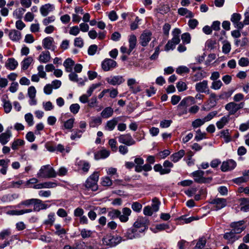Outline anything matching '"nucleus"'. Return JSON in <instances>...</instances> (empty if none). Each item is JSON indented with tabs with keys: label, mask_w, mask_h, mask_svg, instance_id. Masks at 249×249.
Wrapping results in <instances>:
<instances>
[{
	"label": "nucleus",
	"mask_w": 249,
	"mask_h": 249,
	"mask_svg": "<svg viewBox=\"0 0 249 249\" xmlns=\"http://www.w3.org/2000/svg\"><path fill=\"white\" fill-rule=\"evenodd\" d=\"M196 182L199 183H206L212 180V178L209 177L206 178L204 177L205 172L201 170L196 171L192 173Z\"/></svg>",
	"instance_id": "obj_4"
},
{
	"label": "nucleus",
	"mask_w": 249,
	"mask_h": 249,
	"mask_svg": "<svg viewBox=\"0 0 249 249\" xmlns=\"http://www.w3.org/2000/svg\"><path fill=\"white\" fill-rule=\"evenodd\" d=\"M122 240V238L119 236L107 235L103 238L102 243L104 245L115 246L120 243Z\"/></svg>",
	"instance_id": "obj_3"
},
{
	"label": "nucleus",
	"mask_w": 249,
	"mask_h": 249,
	"mask_svg": "<svg viewBox=\"0 0 249 249\" xmlns=\"http://www.w3.org/2000/svg\"><path fill=\"white\" fill-rule=\"evenodd\" d=\"M236 166V163L232 160H229L222 162L221 166V170L223 172H228L234 169Z\"/></svg>",
	"instance_id": "obj_11"
},
{
	"label": "nucleus",
	"mask_w": 249,
	"mask_h": 249,
	"mask_svg": "<svg viewBox=\"0 0 249 249\" xmlns=\"http://www.w3.org/2000/svg\"><path fill=\"white\" fill-rule=\"evenodd\" d=\"M113 113V109L111 107H107L102 111L101 115L104 118H108L112 116Z\"/></svg>",
	"instance_id": "obj_36"
},
{
	"label": "nucleus",
	"mask_w": 249,
	"mask_h": 249,
	"mask_svg": "<svg viewBox=\"0 0 249 249\" xmlns=\"http://www.w3.org/2000/svg\"><path fill=\"white\" fill-rule=\"evenodd\" d=\"M54 216V213H50L48 215L47 218L45 220L44 223L46 225H53L55 221Z\"/></svg>",
	"instance_id": "obj_43"
},
{
	"label": "nucleus",
	"mask_w": 249,
	"mask_h": 249,
	"mask_svg": "<svg viewBox=\"0 0 249 249\" xmlns=\"http://www.w3.org/2000/svg\"><path fill=\"white\" fill-rule=\"evenodd\" d=\"M42 45L44 49L52 51H55L56 48L53 38L50 36L45 37L43 39Z\"/></svg>",
	"instance_id": "obj_9"
},
{
	"label": "nucleus",
	"mask_w": 249,
	"mask_h": 249,
	"mask_svg": "<svg viewBox=\"0 0 249 249\" xmlns=\"http://www.w3.org/2000/svg\"><path fill=\"white\" fill-rule=\"evenodd\" d=\"M78 165L83 172H87L90 167L89 162L85 161H80Z\"/></svg>",
	"instance_id": "obj_48"
},
{
	"label": "nucleus",
	"mask_w": 249,
	"mask_h": 249,
	"mask_svg": "<svg viewBox=\"0 0 249 249\" xmlns=\"http://www.w3.org/2000/svg\"><path fill=\"white\" fill-rule=\"evenodd\" d=\"M18 65V62L13 58H9L7 62L6 63V67L7 68L11 70H15Z\"/></svg>",
	"instance_id": "obj_35"
},
{
	"label": "nucleus",
	"mask_w": 249,
	"mask_h": 249,
	"mask_svg": "<svg viewBox=\"0 0 249 249\" xmlns=\"http://www.w3.org/2000/svg\"><path fill=\"white\" fill-rule=\"evenodd\" d=\"M106 81L113 86L119 85L124 82V79L123 76L116 75L110 76L106 79Z\"/></svg>",
	"instance_id": "obj_15"
},
{
	"label": "nucleus",
	"mask_w": 249,
	"mask_h": 249,
	"mask_svg": "<svg viewBox=\"0 0 249 249\" xmlns=\"http://www.w3.org/2000/svg\"><path fill=\"white\" fill-rule=\"evenodd\" d=\"M149 221L146 217H139L134 222L133 226L142 231H145L148 228Z\"/></svg>",
	"instance_id": "obj_6"
},
{
	"label": "nucleus",
	"mask_w": 249,
	"mask_h": 249,
	"mask_svg": "<svg viewBox=\"0 0 249 249\" xmlns=\"http://www.w3.org/2000/svg\"><path fill=\"white\" fill-rule=\"evenodd\" d=\"M24 142L22 140L18 139L12 143V148L13 150H16L18 148V146H21L24 144Z\"/></svg>",
	"instance_id": "obj_61"
},
{
	"label": "nucleus",
	"mask_w": 249,
	"mask_h": 249,
	"mask_svg": "<svg viewBox=\"0 0 249 249\" xmlns=\"http://www.w3.org/2000/svg\"><path fill=\"white\" fill-rule=\"evenodd\" d=\"M210 203L213 205L214 209L217 211L226 207L227 200L223 198H215L212 199Z\"/></svg>",
	"instance_id": "obj_10"
},
{
	"label": "nucleus",
	"mask_w": 249,
	"mask_h": 249,
	"mask_svg": "<svg viewBox=\"0 0 249 249\" xmlns=\"http://www.w3.org/2000/svg\"><path fill=\"white\" fill-rule=\"evenodd\" d=\"M42 107L45 111H51L54 108L53 105L50 101L43 102L42 103Z\"/></svg>",
	"instance_id": "obj_54"
},
{
	"label": "nucleus",
	"mask_w": 249,
	"mask_h": 249,
	"mask_svg": "<svg viewBox=\"0 0 249 249\" xmlns=\"http://www.w3.org/2000/svg\"><path fill=\"white\" fill-rule=\"evenodd\" d=\"M69 79L71 81H73V82H78L79 84L81 85H84V81L83 80L79 81V79L78 78V75L74 72H72L69 75Z\"/></svg>",
	"instance_id": "obj_42"
},
{
	"label": "nucleus",
	"mask_w": 249,
	"mask_h": 249,
	"mask_svg": "<svg viewBox=\"0 0 249 249\" xmlns=\"http://www.w3.org/2000/svg\"><path fill=\"white\" fill-rule=\"evenodd\" d=\"M85 187L92 191H96L98 189L97 182L91 180V178H88L85 182Z\"/></svg>",
	"instance_id": "obj_32"
},
{
	"label": "nucleus",
	"mask_w": 249,
	"mask_h": 249,
	"mask_svg": "<svg viewBox=\"0 0 249 249\" xmlns=\"http://www.w3.org/2000/svg\"><path fill=\"white\" fill-rule=\"evenodd\" d=\"M235 233L233 230H231L230 232L226 233L224 235V237L229 242L232 243L238 239L235 234Z\"/></svg>",
	"instance_id": "obj_34"
},
{
	"label": "nucleus",
	"mask_w": 249,
	"mask_h": 249,
	"mask_svg": "<svg viewBox=\"0 0 249 249\" xmlns=\"http://www.w3.org/2000/svg\"><path fill=\"white\" fill-rule=\"evenodd\" d=\"M74 65V62L70 58L66 59L63 63V65L65 68V71L68 72L72 71Z\"/></svg>",
	"instance_id": "obj_28"
},
{
	"label": "nucleus",
	"mask_w": 249,
	"mask_h": 249,
	"mask_svg": "<svg viewBox=\"0 0 249 249\" xmlns=\"http://www.w3.org/2000/svg\"><path fill=\"white\" fill-rule=\"evenodd\" d=\"M12 136V133L11 131L9 129H7L6 131L0 134V142L2 145H5L9 141L10 138Z\"/></svg>",
	"instance_id": "obj_21"
},
{
	"label": "nucleus",
	"mask_w": 249,
	"mask_h": 249,
	"mask_svg": "<svg viewBox=\"0 0 249 249\" xmlns=\"http://www.w3.org/2000/svg\"><path fill=\"white\" fill-rule=\"evenodd\" d=\"M177 88L179 92H182L187 89V86L185 82L179 81L177 84Z\"/></svg>",
	"instance_id": "obj_56"
},
{
	"label": "nucleus",
	"mask_w": 249,
	"mask_h": 249,
	"mask_svg": "<svg viewBox=\"0 0 249 249\" xmlns=\"http://www.w3.org/2000/svg\"><path fill=\"white\" fill-rule=\"evenodd\" d=\"M80 107L78 104H72L70 107V111L73 114H76L79 111Z\"/></svg>",
	"instance_id": "obj_55"
},
{
	"label": "nucleus",
	"mask_w": 249,
	"mask_h": 249,
	"mask_svg": "<svg viewBox=\"0 0 249 249\" xmlns=\"http://www.w3.org/2000/svg\"><path fill=\"white\" fill-rule=\"evenodd\" d=\"M225 109L228 111V115H234L238 110L237 104L234 102H231L226 105L225 107Z\"/></svg>",
	"instance_id": "obj_17"
},
{
	"label": "nucleus",
	"mask_w": 249,
	"mask_h": 249,
	"mask_svg": "<svg viewBox=\"0 0 249 249\" xmlns=\"http://www.w3.org/2000/svg\"><path fill=\"white\" fill-rule=\"evenodd\" d=\"M79 27L78 26L71 27L69 30V34L73 36H77L80 33Z\"/></svg>",
	"instance_id": "obj_59"
},
{
	"label": "nucleus",
	"mask_w": 249,
	"mask_h": 249,
	"mask_svg": "<svg viewBox=\"0 0 249 249\" xmlns=\"http://www.w3.org/2000/svg\"><path fill=\"white\" fill-rule=\"evenodd\" d=\"M126 239H133L136 238L132 229H128L124 235Z\"/></svg>",
	"instance_id": "obj_64"
},
{
	"label": "nucleus",
	"mask_w": 249,
	"mask_h": 249,
	"mask_svg": "<svg viewBox=\"0 0 249 249\" xmlns=\"http://www.w3.org/2000/svg\"><path fill=\"white\" fill-rule=\"evenodd\" d=\"M102 123V120L100 117H92L91 118L89 124L90 127H97Z\"/></svg>",
	"instance_id": "obj_29"
},
{
	"label": "nucleus",
	"mask_w": 249,
	"mask_h": 249,
	"mask_svg": "<svg viewBox=\"0 0 249 249\" xmlns=\"http://www.w3.org/2000/svg\"><path fill=\"white\" fill-rule=\"evenodd\" d=\"M189 71V69L185 66H179L176 70V72L178 74H181L183 73H188Z\"/></svg>",
	"instance_id": "obj_62"
},
{
	"label": "nucleus",
	"mask_w": 249,
	"mask_h": 249,
	"mask_svg": "<svg viewBox=\"0 0 249 249\" xmlns=\"http://www.w3.org/2000/svg\"><path fill=\"white\" fill-rule=\"evenodd\" d=\"M216 100L217 99L216 94L214 93H210L209 99V104L211 105V106L213 107L215 106Z\"/></svg>",
	"instance_id": "obj_60"
},
{
	"label": "nucleus",
	"mask_w": 249,
	"mask_h": 249,
	"mask_svg": "<svg viewBox=\"0 0 249 249\" xmlns=\"http://www.w3.org/2000/svg\"><path fill=\"white\" fill-rule=\"evenodd\" d=\"M230 120V117L229 115H226L222 117L216 123V127L218 129H221L223 128L226 125H227Z\"/></svg>",
	"instance_id": "obj_23"
},
{
	"label": "nucleus",
	"mask_w": 249,
	"mask_h": 249,
	"mask_svg": "<svg viewBox=\"0 0 249 249\" xmlns=\"http://www.w3.org/2000/svg\"><path fill=\"white\" fill-rule=\"evenodd\" d=\"M24 118L29 126H32L34 124V118L31 113H28L26 114L24 116Z\"/></svg>",
	"instance_id": "obj_52"
},
{
	"label": "nucleus",
	"mask_w": 249,
	"mask_h": 249,
	"mask_svg": "<svg viewBox=\"0 0 249 249\" xmlns=\"http://www.w3.org/2000/svg\"><path fill=\"white\" fill-rule=\"evenodd\" d=\"M57 173L50 164L43 165L37 174L39 178H55Z\"/></svg>",
	"instance_id": "obj_1"
},
{
	"label": "nucleus",
	"mask_w": 249,
	"mask_h": 249,
	"mask_svg": "<svg viewBox=\"0 0 249 249\" xmlns=\"http://www.w3.org/2000/svg\"><path fill=\"white\" fill-rule=\"evenodd\" d=\"M54 227L56 230V231L55 233L58 235L60 236L63 234H65L66 233V231L64 228L61 227V226L59 224H56L54 225Z\"/></svg>",
	"instance_id": "obj_47"
},
{
	"label": "nucleus",
	"mask_w": 249,
	"mask_h": 249,
	"mask_svg": "<svg viewBox=\"0 0 249 249\" xmlns=\"http://www.w3.org/2000/svg\"><path fill=\"white\" fill-rule=\"evenodd\" d=\"M3 107L4 109V111L6 113H9L12 109V105L9 101H7L5 99H3Z\"/></svg>",
	"instance_id": "obj_45"
},
{
	"label": "nucleus",
	"mask_w": 249,
	"mask_h": 249,
	"mask_svg": "<svg viewBox=\"0 0 249 249\" xmlns=\"http://www.w3.org/2000/svg\"><path fill=\"white\" fill-rule=\"evenodd\" d=\"M55 9L53 4L47 3L42 5L40 8L41 15L43 17L47 16L49 13L53 12Z\"/></svg>",
	"instance_id": "obj_18"
},
{
	"label": "nucleus",
	"mask_w": 249,
	"mask_h": 249,
	"mask_svg": "<svg viewBox=\"0 0 249 249\" xmlns=\"http://www.w3.org/2000/svg\"><path fill=\"white\" fill-rule=\"evenodd\" d=\"M169 228L168 225L166 224H159L155 226V227L151 228L150 230L154 233H157L160 231L167 230Z\"/></svg>",
	"instance_id": "obj_33"
},
{
	"label": "nucleus",
	"mask_w": 249,
	"mask_h": 249,
	"mask_svg": "<svg viewBox=\"0 0 249 249\" xmlns=\"http://www.w3.org/2000/svg\"><path fill=\"white\" fill-rule=\"evenodd\" d=\"M50 53L48 51H43L38 57V60L40 63H46L51 59Z\"/></svg>",
	"instance_id": "obj_24"
},
{
	"label": "nucleus",
	"mask_w": 249,
	"mask_h": 249,
	"mask_svg": "<svg viewBox=\"0 0 249 249\" xmlns=\"http://www.w3.org/2000/svg\"><path fill=\"white\" fill-rule=\"evenodd\" d=\"M110 152L106 149H102L94 154V158L96 160L105 159L109 156Z\"/></svg>",
	"instance_id": "obj_26"
},
{
	"label": "nucleus",
	"mask_w": 249,
	"mask_h": 249,
	"mask_svg": "<svg viewBox=\"0 0 249 249\" xmlns=\"http://www.w3.org/2000/svg\"><path fill=\"white\" fill-rule=\"evenodd\" d=\"M195 89L198 92L210 94L207 80H203L202 82L197 83L195 85Z\"/></svg>",
	"instance_id": "obj_8"
},
{
	"label": "nucleus",
	"mask_w": 249,
	"mask_h": 249,
	"mask_svg": "<svg viewBox=\"0 0 249 249\" xmlns=\"http://www.w3.org/2000/svg\"><path fill=\"white\" fill-rule=\"evenodd\" d=\"M119 121V118H113L107 121L105 129L107 131H112L115 127Z\"/></svg>",
	"instance_id": "obj_22"
},
{
	"label": "nucleus",
	"mask_w": 249,
	"mask_h": 249,
	"mask_svg": "<svg viewBox=\"0 0 249 249\" xmlns=\"http://www.w3.org/2000/svg\"><path fill=\"white\" fill-rule=\"evenodd\" d=\"M241 19V15L238 13H233L231 15V20L234 24H236L238 22H239Z\"/></svg>",
	"instance_id": "obj_53"
},
{
	"label": "nucleus",
	"mask_w": 249,
	"mask_h": 249,
	"mask_svg": "<svg viewBox=\"0 0 249 249\" xmlns=\"http://www.w3.org/2000/svg\"><path fill=\"white\" fill-rule=\"evenodd\" d=\"M181 33V31L178 28H175L172 32L173 38L169 40L165 46V50L169 51L170 50L175 49L176 45L180 42L179 35Z\"/></svg>",
	"instance_id": "obj_2"
},
{
	"label": "nucleus",
	"mask_w": 249,
	"mask_h": 249,
	"mask_svg": "<svg viewBox=\"0 0 249 249\" xmlns=\"http://www.w3.org/2000/svg\"><path fill=\"white\" fill-rule=\"evenodd\" d=\"M222 49V52L224 53H228L231 50V46L230 43L228 41H224Z\"/></svg>",
	"instance_id": "obj_58"
},
{
	"label": "nucleus",
	"mask_w": 249,
	"mask_h": 249,
	"mask_svg": "<svg viewBox=\"0 0 249 249\" xmlns=\"http://www.w3.org/2000/svg\"><path fill=\"white\" fill-rule=\"evenodd\" d=\"M36 90L34 86L30 87L28 89V95L30 98L29 104L30 106H36L37 104V100L36 98Z\"/></svg>",
	"instance_id": "obj_12"
},
{
	"label": "nucleus",
	"mask_w": 249,
	"mask_h": 249,
	"mask_svg": "<svg viewBox=\"0 0 249 249\" xmlns=\"http://www.w3.org/2000/svg\"><path fill=\"white\" fill-rule=\"evenodd\" d=\"M178 13L181 16H185L187 18H192L194 17V14L186 8H179L178 10Z\"/></svg>",
	"instance_id": "obj_27"
},
{
	"label": "nucleus",
	"mask_w": 249,
	"mask_h": 249,
	"mask_svg": "<svg viewBox=\"0 0 249 249\" xmlns=\"http://www.w3.org/2000/svg\"><path fill=\"white\" fill-rule=\"evenodd\" d=\"M153 204H152V209L154 212H157L159 209V205L160 204V201L157 198H154L152 199Z\"/></svg>",
	"instance_id": "obj_63"
},
{
	"label": "nucleus",
	"mask_w": 249,
	"mask_h": 249,
	"mask_svg": "<svg viewBox=\"0 0 249 249\" xmlns=\"http://www.w3.org/2000/svg\"><path fill=\"white\" fill-rule=\"evenodd\" d=\"M36 200L34 203V211L38 212L47 208V205L43 203L41 200L36 198Z\"/></svg>",
	"instance_id": "obj_25"
},
{
	"label": "nucleus",
	"mask_w": 249,
	"mask_h": 249,
	"mask_svg": "<svg viewBox=\"0 0 249 249\" xmlns=\"http://www.w3.org/2000/svg\"><path fill=\"white\" fill-rule=\"evenodd\" d=\"M240 210L243 212H247L249 210V199L242 198L240 199Z\"/></svg>",
	"instance_id": "obj_31"
},
{
	"label": "nucleus",
	"mask_w": 249,
	"mask_h": 249,
	"mask_svg": "<svg viewBox=\"0 0 249 249\" xmlns=\"http://www.w3.org/2000/svg\"><path fill=\"white\" fill-rule=\"evenodd\" d=\"M216 41L213 39H208L205 43V48L208 50H212L215 48Z\"/></svg>",
	"instance_id": "obj_44"
},
{
	"label": "nucleus",
	"mask_w": 249,
	"mask_h": 249,
	"mask_svg": "<svg viewBox=\"0 0 249 249\" xmlns=\"http://www.w3.org/2000/svg\"><path fill=\"white\" fill-rule=\"evenodd\" d=\"M25 10L23 8H20L18 9H16L13 12V16L17 18H21L23 15Z\"/></svg>",
	"instance_id": "obj_51"
},
{
	"label": "nucleus",
	"mask_w": 249,
	"mask_h": 249,
	"mask_svg": "<svg viewBox=\"0 0 249 249\" xmlns=\"http://www.w3.org/2000/svg\"><path fill=\"white\" fill-rule=\"evenodd\" d=\"M116 66V62L109 58L105 59L102 63V69L105 71H109L115 68Z\"/></svg>",
	"instance_id": "obj_13"
},
{
	"label": "nucleus",
	"mask_w": 249,
	"mask_h": 249,
	"mask_svg": "<svg viewBox=\"0 0 249 249\" xmlns=\"http://www.w3.org/2000/svg\"><path fill=\"white\" fill-rule=\"evenodd\" d=\"M247 220H242L237 222H232L231 224V227L232 228V230L237 234L241 233L246 229L245 224Z\"/></svg>",
	"instance_id": "obj_7"
},
{
	"label": "nucleus",
	"mask_w": 249,
	"mask_h": 249,
	"mask_svg": "<svg viewBox=\"0 0 249 249\" xmlns=\"http://www.w3.org/2000/svg\"><path fill=\"white\" fill-rule=\"evenodd\" d=\"M222 85V83L220 80L213 81L212 83L211 88L214 90H218L221 88Z\"/></svg>",
	"instance_id": "obj_57"
},
{
	"label": "nucleus",
	"mask_w": 249,
	"mask_h": 249,
	"mask_svg": "<svg viewBox=\"0 0 249 249\" xmlns=\"http://www.w3.org/2000/svg\"><path fill=\"white\" fill-rule=\"evenodd\" d=\"M75 119L71 118L63 122V126L65 129H71L73 127Z\"/></svg>",
	"instance_id": "obj_40"
},
{
	"label": "nucleus",
	"mask_w": 249,
	"mask_h": 249,
	"mask_svg": "<svg viewBox=\"0 0 249 249\" xmlns=\"http://www.w3.org/2000/svg\"><path fill=\"white\" fill-rule=\"evenodd\" d=\"M101 184L104 186H110L112 184V181L108 177H104L101 178Z\"/></svg>",
	"instance_id": "obj_50"
},
{
	"label": "nucleus",
	"mask_w": 249,
	"mask_h": 249,
	"mask_svg": "<svg viewBox=\"0 0 249 249\" xmlns=\"http://www.w3.org/2000/svg\"><path fill=\"white\" fill-rule=\"evenodd\" d=\"M221 137L223 138L225 142L228 143L231 141V138L230 135L229 130L225 129L221 131Z\"/></svg>",
	"instance_id": "obj_39"
},
{
	"label": "nucleus",
	"mask_w": 249,
	"mask_h": 249,
	"mask_svg": "<svg viewBox=\"0 0 249 249\" xmlns=\"http://www.w3.org/2000/svg\"><path fill=\"white\" fill-rule=\"evenodd\" d=\"M131 210L130 209L125 207L122 209V213L120 214L119 219L122 222H126L128 220V216L131 214Z\"/></svg>",
	"instance_id": "obj_20"
},
{
	"label": "nucleus",
	"mask_w": 249,
	"mask_h": 249,
	"mask_svg": "<svg viewBox=\"0 0 249 249\" xmlns=\"http://www.w3.org/2000/svg\"><path fill=\"white\" fill-rule=\"evenodd\" d=\"M33 59L31 57H28L24 59L21 62L22 69L27 70L33 62Z\"/></svg>",
	"instance_id": "obj_41"
},
{
	"label": "nucleus",
	"mask_w": 249,
	"mask_h": 249,
	"mask_svg": "<svg viewBox=\"0 0 249 249\" xmlns=\"http://www.w3.org/2000/svg\"><path fill=\"white\" fill-rule=\"evenodd\" d=\"M154 170L156 172H159L161 175L168 174L170 172V169L163 168L162 166L160 164H157L154 166Z\"/></svg>",
	"instance_id": "obj_37"
},
{
	"label": "nucleus",
	"mask_w": 249,
	"mask_h": 249,
	"mask_svg": "<svg viewBox=\"0 0 249 249\" xmlns=\"http://www.w3.org/2000/svg\"><path fill=\"white\" fill-rule=\"evenodd\" d=\"M152 166L149 164H145L142 167H135V171L137 172H141L142 170L144 171H149L151 170Z\"/></svg>",
	"instance_id": "obj_46"
},
{
	"label": "nucleus",
	"mask_w": 249,
	"mask_h": 249,
	"mask_svg": "<svg viewBox=\"0 0 249 249\" xmlns=\"http://www.w3.org/2000/svg\"><path fill=\"white\" fill-rule=\"evenodd\" d=\"M185 154V151L183 150H180L178 152L172 154L171 157V160L174 162H177L181 159Z\"/></svg>",
	"instance_id": "obj_30"
},
{
	"label": "nucleus",
	"mask_w": 249,
	"mask_h": 249,
	"mask_svg": "<svg viewBox=\"0 0 249 249\" xmlns=\"http://www.w3.org/2000/svg\"><path fill=\"white\" fill-rule=\"evenodd\" d=\"M121 211L118 210H112L108 213V216L110 219H114L119 217Z\"/></svg>",
	"instance_id": "obj_49"
},
{
	"label": "nucleus",
	"mask_w": 249,
	"mask_h": 249,
	"mask_svg": "<svg viewBox=\"0 0 249 249\" xmlns=\"http://www.w3.org/2000/svg\"><path fill=\"white\" fill-rule=\"evenodd\" d=\"M118 139L120 142L128 146H130L135 143V141L129 134L121 135L118 137Z\"/></svg>",
	"instance_id": "obj_14"
},
{
	"label": "nucleus",
	"mask_w": 249,
	"mask_h": 249,
	"mask_svg": "<svg viewBox=\"0 0 249 249\" xmlns=\"http://www.w3.org/2000/svg\"><path fill=\"white\" fill-rule=\"evenodd\" d=\"M129 48L130 51H132L136 47L137 42V38L134 35H131L129 36Z\"/></svg>",
	"instance_id": "obj_38"
},
{
	"label": "nucleus",
	"mask_w": 249,
	"mask_h": 249,
	"mask_svg": "<svg viewBox=\"0 0 249 249\" xmlns=\"http://www.w3.org/2000/svg\"><path fill=\"white\" fill-rule=\"evenodd\" d=\"M9 37L13 41L18 42L21 38V34L16 29L11 30L9 33Z\"/></svg>",
	"instance_id": "obj_19"
},
{
	"label": "nucleus",
	"mask_w": 249,
	"mask_h": 249,
	"mask_svg": "<svg viewBox=\"0 0 249 249\" xmlns=\"http://www.w3.org/2000/svg\"><path fill=\"white\" fill-rule=\"evenodd\" d=\"M194 99L193 97L189 96L181 100L178 106V109L181 111V114H186L187 112V107L190 106L191 102H193Z\"/></svg>",
	"instance_id": "obj_5"
},
{
	"label": "nucleus",
	"mask_w": 249,
	"mask_h": 249,
	"mask_svg": "<svg viewBox=\"0 0 249 249\" xmlns=\"http://www.w3.org/2000/svg\"><path fill=\"white\" fill-rule=\"evenodd\" d=\"M152 33L150 31H144L141 35L140 38V44L142 46L147 45L151 39Z\"/></svg>",
	"instance_id": "obj_16"
}]
</instances>
